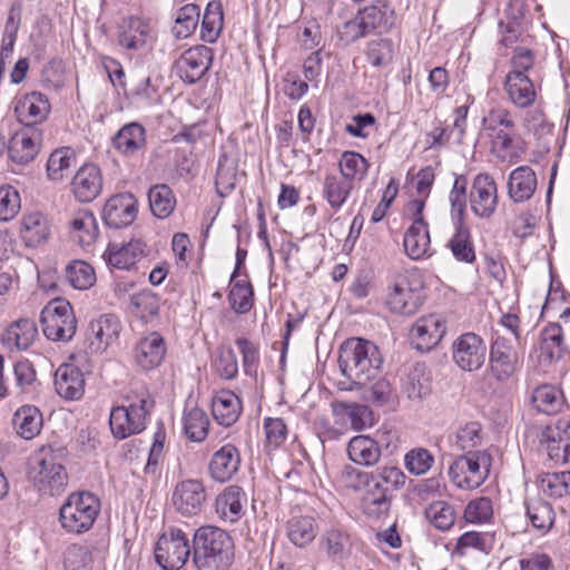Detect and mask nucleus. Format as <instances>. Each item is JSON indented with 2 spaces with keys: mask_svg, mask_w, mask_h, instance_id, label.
I'll return each mask as SVG.
<instances>
[{
  "mask_svg": "<svg viewBox=\"0 0 570 570\" xmlns=\"http://www.w3.org/2000/svg\"><path fill=\"white\" fill-rule=\"evenodd\" d=\"M381 365V353L370 341L351 337L342 343L338 351V367L353 385H366L374 380Z\"/></svg>",
  "mask_w": 570,
  "mask_h": 570,
  "instance_id": "nucleus-1",
  "label": "nucleus"
},
{
  "mask_svg": "<svg viewBox=\"0 0 570 570\" xmlns=\"http://www.w3.org/2000/svg\"><path fill=\"white\" fill-rule=\"evenodd\" d=\"M193 562L197 569L227 570L234 558L232 537L223 529L205 525L196 530L193 539Z\"/></svg>",
  "mask_w": 570,
  "mask_h": 570,
  "instance_id": "nucleus-2",
  "label": "nucleus"
},
{
  "mask_svg": "<svg viewBox=\"0 0 570 570\" xmlns=\"http://www.w3.org/2000/svg\"><path fill=\"white\" fill-rule=\"evenodd\" d=\"M125 401L127 405L112 407L109 416L111 433L120 440L142 432L155 405L150 393L144 387L130 390Z\"/></svg>",
  "mask_w": 570,
  "mask_h": 570,
  "instance_id": "nucleus-3",
  "label": "nucleus"
},
{
  "mask_svg": "<svg viewBox=\"0 0 570 570\" xmlns=\"http://www.w3.org/2000/svg\"><path fill=\"white\" fill-rule=\"evenodd\" d=\"M101 510L99 498L89 491L70 493L59 510V521L68 533L80 534L90 530Z\"/></svg>",
  "mask_w": 570,
  "mask_h": 570,
  "instance_id": "nucleus-4",
  "label": "nucleus"
},
{
  "mask_svg": "<svg viewBox=\"0 0 570 570\" xmlns=\"http://www.w3.org/2000/svg\"><path fill=\"white\" fill-rule=\"evenodd\" d=\"M63 448L42 446L38 453L39 470L33 475L39 490L49 495L63 492L68 484V474L63 466Z\"/></svg>",
  "mask_w": 570,
  "mask_h": 570,
  "instance_id": "nucleus-5",
  "label": "nucleus"
},
{
  "mask_svg": "<svg viewBox=\"0 0 570 570\" xmlns=\"http://www.w3.org/2000/svg\"><path fill=\"white\" fill-rule=\"evenodd\" d=\"M492 458L487 451L464 453L450 465L453 484L463 490L479 488L489 476Z\"/></svg>",
  "mask_w": 570,
  "mask_h": 570,
  "instance_id": "nucleus-6",
  "label": "nucleus"
},
{
  "mask_svg": "<svg viewBox=\"0 0 570 570\" xmlns=\"http://www.w3.org/2000/svg\"><path fill=\"white\" fill-rule=\"evenodd\" d=\"M45 336L53 342H69L77 331L72 306L66 299L51 301L41 312Z\"/></svg>",
  "mask_w": 570,
  "mask_h": 570,
  "instance_id": "nucleus-7",
  "label": "nucleus"
},
{
  "mask_svg": "<svg viewBox=\"0 0 570 570\" xmlns=\"http://www.w3.org/2000/svg\"><path fill=\"white\" fill-rule=\"evenodd\" d=\"M424 207V199H413L405 206V213L410 216L412 224L404 234L403 246L405 254L414 261L431 255L429 227L423 217Z\"/></svg>",
  "mask_w": 570,
  "mask_h": 570,
  "instance_id": "nucleus-8",
  "label": "nucleus"
},
{
  "mask_svg": "<svg viewBox=\"0 0 570 570\" xmlns=\"http://www.w3.org/2000/svg\"><path fill=\"white\" fill-rule=\"evenodd\" d=\"M423 303L422 283L414 275H400L385 298L387 308L395 314L413 315Z\"/></svg>",
  "mask_w": 570,
  "mask_h": 570,
  "instance_id": "nucleus-9",
  "label": "nucleus"
},
{
  "mask_svg": "<svg viewBox=\"0 0 570 570\" xmlns=\"http://www.w3.org/2000/svg\"><path fill=\"white\" fill-rule=\"evenodd\" d=\"M189 554L188 539L180 529L163 533L155 548V560L164 570H179Z\"/></svg>",
  "mask_w": 570,
  "mask_h": 570,
  "instance_id": "nucleus-10",
  "label": "nucleus"
},
{
  "mask_svg": "<svg viewBox=\"0 0 570 570\" xmlns=\"http://www.w3.org/2000/svg\"><path fill=\"white\" fill-rule=\"evenodd\" d=\"M487 356V345L475 333L461 334L452 344V360L462 371L480 370Z\"/></svg>",
  "mask_w": 570,
  "mask_h": 570,
  "instance_id": "nucleus-11",
  "label": "nucleus"
},
{
  "mask_svg": "<svg viewBox=\"0 0 570 570\" xmlns=\"http://www.w3.org/2000/svg\"><path fill=\"white\" fill-rule=\"evenodd\" d=\"M540 449L556 463L570 461V421L558 420L547 425L539 435Z\"/></svg>",
  "mask_w": 570,
  "mask_h": 570,
  "instance_id": "nucleus-12",
  "label": "nucleus"
},
{
  "mask_svg": "<svg viewBox=\"0 0 570 570\" xmlns=\"http://www.w3.org/2000/svg\"><path fill=\"white\" fill-rule=\"evenodd\" d=\"M520 366L519 355L505 337H497L490 347V375L499 383L509 382Z\"/></svg>",
  "mask_w": 570,
  "mask_h": 570,
  "instance_id": "nucleus-13",
  "label": "nucleus"
},
{
  "mask_svg": "<svg viewBox=\"0 0 570 570\" xmlns=\"http://www.w3.org/2000/svg\"><path fill=\"white\" fill-rule=\"evenodd\" d=\"M206 502V490L202 481L187 479L178 482L171 494V504L183 517H194L202 512Z\"/></svg>",
  "mask_w": 570,
  "mask_h": 570,
  "instance_id": "nucleus-14",
  "label": "nucleus"
},
{
  "mask_svg": "<svg viewBox=\"0 0 570 570\" xmlns=\"http://www.w3.org/2000/svg\"><path fill=\"white\" fill-rule=\"evenodd\" d=\"M472 212L482 218H489L498 205V189L494 179L489 174H479L472 183L470 191Z\"/></svg>",
  "mask_w": 570,
  "mask_h": 570,
  "instance_id": "nucleus-15",
  "label": "nucleus"
},
{
  "mask_svg": "<svg viewBox=\"0 0 570 570\" xmlns=\"http://www.w3.org/2000/svg\"><path fill=\"white\" fill-rule=\"evenodd\" d=\"M213 52L206 46L186 50L177 60V70L183 81L195 83L200 80L212 65Z\"/></svg>",
  "mask_w": 570,
  "mask_h": 570,
  "instance_id": "nucleus-16",
  "label": "nucleus"
},
{
  "mask_svg": "<svg viewBox=\"0 0 570 570\" xmlns=\"http://www.w3.org/2000/svg\"><path fill=\"white\" fill-rule=\"evenodd\" d=\"M446 332L444 321L438 315L420 317L412 326L410 338L416 350L430 351L440 343Z\"/></svg>",
  "mask_w": 570,
  "mask_h": 570,
  "instance_id": "nucleus-17",
  "label": "nucleus"
},
{
  "mask_svg": "<svg viewBox=\"0 0 570 570\" xmlns=\"http://www.w3.org/2000/svg\"><path fill=\"white\" fill-rule=\"evenodd\" d=\"M137 212V200L134 195L118 194L107 200L102 209V218L109 227L122 228L136 219Z\"/></svg>",
  "mask_w": 570,
  "mask_h": 570,
  "instance_id": "nucleus-18",
  "label": "nucleus"
},
{
  "mask_svg": "<svg viewBox=\"0 0 570 570\" xmlns=\"http://www.w3.org/2000/svg\"><path fill=\"white\" fill-rule=\"evenodd\" d=\"M50 110L47 96L36 91L22 96L14 108L19 121L30 128L46 120Z\"/></svg>",
  "mask_w": 570,
  "mask_h": 570,
  "instance_id": "nucleus-19",
  "label": "nucleus"
},
{
  "mask_svg": "<svg viewBox=\"0 0 570 570\" xmlns=\"http://www.w3.org/2000/svg\"><path fill=\"white\" fill-rule=\"evenodd\" d=\"M71 187L78 200L82 203L92 202L99 196L102 189L100 169L92 164L83 165L73 176Z\"/></svg>",
  "mask_w": 570,
  "mask_h": 570,
  "instance_id": "nucleus-20",
  "label": "nucleus"
},
{
  "mask_svg": "<svg viewBox=\"0 0 570 570\" xmlns=\"http://www.w3.org/2000/svg\"><path fill=\"white\" fill-rule=\"evenodd\" d=\"M85 384L83 373L73 364H61L55 373V390L65 400L81 399Z\"/></svg>",
  "mask_w": 570,
  "mask_h": 570,
  "instance_id": "nucleus-21",
  "label": "nucleus"
},
{
  "mask_svg": "<svg viewBox=\"0 0 570 570\" xmlns=\"http://www.w3.org/2000/svg\"><path fill=\"white\" fill-rule=\"evenodd\" d=\"M166 355V344L163 336L156 332L141 337L134 350L136 363L144 370L158 367Z\"/></svg>",
  "mask_w": 570,
  "mask_h": 570,
  "instance_id": "nucleus-22",
  "label": "nucleus"
},
{
  "mask_svg": "<svg viewBox=\"0 0 570 570\" xmlns=\"http://www.w3.org/2000/svg\"><path fill=\"white\" fill-rule=\"evenodd\" d=\"M120 322L111 314L100 316L89 324L87 340L94 351L105 350L120 333Z\"/></svg>",
  "mask_w": 570,
  "mask_h": 570,
  "instance_id": "nucleus-23",
  "label": "nucleus"
},
{
  "mask_svg": "<svg viewBox=\"0 0 570 570\" xmlns=\"http://www.w3.org/2000/svg\"><path fill=\"white\" fill-rule=\"evenodd\" d=\"M40 148V136L32 129L16 132L8 145V154L12 161L23 165L31 161Z\"/></svg>",
  "mask_w": 570,
  "mask_h": 570,
  "instance_id": "nucleus-24",
  "label": "nucleus"
},
{
  "mask_svg": "<svg viewBox=\"0 0 570 570\" xmlns=\"http://www.w3.org/2000/svg\"><path fill=\"white\" fill-rule=\"evenodd\" d=\"M239 464L238 450L232 444H226L214 453L209 463V473L214 480L226 482L238 471Z\"/></svg>",
  "mask_w": 570,
  "mask_h": 570,
  "instance_id": "nucleus-25",
  "label": "nucleus"
},
{
  "mask_svg": "<svg viewBox=\"0 0 570 570\" xmlns=\"http://www.w3.org/2000/svg\"><path fill=\"white\" fill-rule=\"evenodd\" d=\"M504 90L509 100L518 108H528L535 101V88L528 75L508 73Z\"/></svg>",
  "mask_w": 570,
  "mask_h": 570,
  "instance_id": "nucleus-26",
  "label": "nucleus"
},
{
  "mask_svg": "<svg viewBox=\"0 0 570 570\" xmlns=\"http://www.w3.org/2000/svg\"><path fill=\"white\" fill-rule=\"evenodd\" d=\"M146 245L138 239L127 244H110L106 252L108 263L118 269H129L145 256Z\"/></svg>",
  "mask_w": 570,
  "mask_h": 570,
  "instance_id": "nucleus-27",
  "label": "nucleus"
},
{
  "mask_svg": "<svg viewBox=\"0 0 570 570\" xmlns=\"http://www.w3.org/2000/svg\"><path fill=\"white\" fill-rule=\"evenodd\" d=\"M537 188V177L529 166H520L510 173L508 180L509 197L514 203L529 200Z\"/></svg>",
  "mask_w": 570,
  "mask_h": 570,
  "instance_id": "nucleus-28",
  "label": "nucleus"
},
{
  "mask_svg": "<svg viewBox=\"0 0 570 570\" xmlns=\"http://www.w3.org/2000/svg\"><path fill=\"white\" fill-rule=\"evenodd\" d=\"M242 412V402L232 391L218 392L212 401V413L218 424L223 426L233 425Z\"/></svg>",
  "mask_w": 570,
  "mask_h": 570,
  "instance_id": "nucleus-29",
  "label": "nucleus"
},
{
  "mask_svg": "<svg viewBox=\"0 0 570 570\" xmlns=\"http://www.w3.org/2000/svg\"><path fill=\"white\" fill-rule=\"evenodd\" d=\"M247 498L243 489L229 485L216 499V511L222 519L234 523L242 518Z\"/></svg>",
  "mask_w": 570,
  "mask_h": 570,
  "instance_id": "nucleus-30",
  "label": "nucleus"
},
{
  "mask_svg": "<svg viewBox=\"0 0 570 570\" xmlns=\"http://www.w3.org/2000/svg\"><path fill=\"white\" fill-rule=\"evenodd\" d=\"M38 330L33 321L19 320L12 323L2 335V343L10 351L27 350L36 340Z\"/></svg>",
  "mask_w": 570,
  "mask_h": 570,
  "instance_id": "nucleus-31",
  "label": "nucleus"
},
{
  "mask_svg": "<svg viewBox=\"0 0 570 570\" xmlns=\"http://www.w3.org/2000/svg\"><path fill=\"white\" fill-rule=\"evenodd\" d=\"M347 454L358 465L373 466L381 458V448L372 438L357 435L350 440Z\"/></svg>",
  "mask_w": 570,
  "mask_h": 570,
  "instance_id": "nucleus-32",
  "label": "nucleus"
},
{
  "mask_svg": "<svg viewBox=\"0 0 570 570\" xmlns=\"http://www.w3.org/2000/svg\"><path fill=\"white\" fill-rule=\"evenodd\" d=\"M149 33L148 22L140 18L130 17L120 24L118 41L120 46L127 49L138 50L146 45Z\"/></svg>",
  "mask_w": 570,
  "mask_h": 570,
  "instance_id": "nucleus-33",
  "label": "nucleus"
},
{
  "mask_svg": "<svg viewBox=\"0 0 570 570\" xmlns=\"http://www.w3.org/2000/svg\"><path fill=\"white\" fill-rule=\"evenodd\" d=\"M524 505L532 527L542 533H547L552 528L556 520L552 505L538 495L528 497L524 501Z\"/></svg>",
  "mask_w": 570,
  "mask_h": 570,
  "instance_id": "nucleus-34",
  "label": "nucleus"
},
{
  "mask_svg": "<svg viewBox=\"0 0 570 570\" xmlns=\"http://www.w3.org/2000/svg\"><path fill=\"white\" fill-rule=\"evenodd\" d=\"M353 189V183L341 175L327 174L323 180L322 195L328 206L337 212L350 197Z\"/></svg>",
  "mask_w": 570,
  "mask_h": 570,
  "instance_id": "nucleus-35",
  "label": "nucleus"
},
{
  "mask_svg": "<svg viewBox=\"0 0 570 570\" xmlns=\"http://www.w3.org/2000/svg\"><path fill=\"white\" fill-rule=\"evenodd\" d=\"M317 534V523L311 515H294L286 522V535L296 547L308 546Z\"/></svg>",
  "mask_w": 570,
  "mask_h": 570,
  "instance_id": "nucleus-36",
  "label": "nucleus"
},
{
  "mask_svg": "<svg viewBox=\"0 0 570 570\" xmlns=\"http://www.w3.org/2000/svg\"><path fill=\"white\" fill-rule=\"evenodd\" d=\"M12 425L19 436L31 440L41 431L42 415L36 406L23 405L14 412Z\"/></svg>",
  "mask_w": 570,
  "mask_h": 570,
  "instance_id": "nucleus-37",
  "label": "nucleus"
},
{
  "mask_svg": "<svg viewBox=\"0 0 570 570\" xmlns=\"http://www.w3.org/2000/svg\"><path fill=\"white\" fill-rule=\"evenodd\" d=\"M366 488L362 499L364 512L370 517H380L387 512L391 504L390 488L379 481H372Z\"/></svg>",
  "mask_w": 570,
  "mask_h": 570,
  "instance_id": "nucleus-38",
  "label": "nucleus"
},
{
  "mask_svg": "<svg viewBox=\"0 0 570 570\" xmlns=\"http://www.w3.org/2000/svg\"><path fill=\"white\" fill-rule=\"evenodd\" d=\"M146 144L145 128L138 122H130L120 128L114 137V146L125 155H132Z\"/></svg>",
  "mask_w": 570,
  "mask_h": 570,
  "instance_id": "nucleus-39",
  "label": "nucleus"
},
{
  "mask_svg": "<svg viewBox=\"0 0 570 570\" xmlns=\"http://www.w3.org/2000/svg\"><path fill=\"white\" fill-rule=\"evenodd\" d=\"M356 14L367 35L387 31L392 23L387 17V6L382 1L360 9Z\"/></svg>",
  "mask_w": 570,
  "mask_h": 570,
  "instance_id": "nucleus-40",
  "label": "nucleus"
},
{
  "mask_svg": "<svg viewBox=\"0 0 570 570\" xmlns=\"http://www.w3.org/2000/svg\"><path fill=\"white\" fill-rule=\"evenodd\" d=\"M50 234L49 222L41 213H32L21 222V235L28 246H38Z\"/></svg>",
  "mask_w": 570,
  "mask_h": 570,
  "instance_id": "nucleus-41",
  "label": "nucleus"
},
{
  "mask_svg": "<svg viewBox=\"0 0 570 570\" xmlns=\"http://www.w3.org/2000/svg\"><path fill=\"white\" fill-rule=\"evenodd\" d=\"M73 238L82 246L91 245L98 236V226L94 214L80 210L70 220Z\"/></svg>",
  "mask_w": 570,
  "mask_h": 570,
  "instance_id": "nucleus-42",
  "label": "nucleus"
},
{
  "mask_svg": "<svg viewBox=\"0 0 570 570\" xmlns=\"http://www.w3.org/2000/svg\"><path fill=\"white\" fill-rule=\"evenodd\" d=\"M541 357L547 361L559 360L566 352L562 328L559 324L552 323L546 326L541 333L540 344Z\"/></svg>",
  "mask_w": 570,
  "mask_h": 570,
  "instance_id": "nucleus-43",
  "label": "nucleus"
},
{
  "mask_svg": "<svg viewBox=\"0 0 570 570\" xmlns=\"http://www.w3.org/2000/svg\"><path fill=\"white\" fill-rule=\"evenodd\" d=\"M540 491L547 497L560 499L570 495V471L546 472L538 476Z\"/></svg>",
  "mask_w": 570,
  "mask_h": 570,
  "instance_id": "nucleus-44",
  "label": "nucleus"
},
{
  "mask_svg": "<svg viewBox=\"0 0 570 570\" xmlns=\"http://www.w3.org/2000/svg\"><path fill=\"white\" fill-rule=\"evenodd\" d=\"M148 200L150 210L157 218H167L176 207V197L165 184L150 187Z\"/></svg>",
  "mask_w": 570,
  "mask_h": 570,
  "instance_id": "nucleus-45",
  "label": "nucleus"
},
{
  "mask_svg": "<svg viewBox=\"0 0 570 570\" xmlns=\"http://www.w3.org/2000/svg\"><path fill=\"white\" fill-rule=\"evenodd\" d=\"M65 278L76 289H88L96 282V273L85 261L75 259L65 268Z\"/></svg>",
  "mask_w": 570,
  "mask_h": 570,
  "instance_id": "nucleus-46",
  "label": "nucleus"
},
{
  "mask_svg": "<svg viewBox=\"0 0 570 570\" xmlns=\"http://www.w3.org/2000/svg\"><path fill=\"white\" fill-rule=\"evenodd\" d=\"M223 22L224 18L220 2H209L203 16L200 38L209 43L215 42L223 29Z\"/></svg>",
  "mask_w": 570,
  "mask_h": 570,
  "instance_id": "nucleus-47",
  "label": "nucleus"
},
{
  "mask_svg": "<svg viewBox=\"0 0 570 570\" xmlns=\"http://www.w3.org/2000/svg\"><path fill=\"white\" fill-rule=\"evenodd\" d=\"M184 432L193 442H202L206 439L209 429V419L206 412L199 407L190 409L183 419Z\"/></svg>",
  "mask_w": 570,
  "mask_h": 570,
  "instance_id": "nucleus-48",
  "label": "nucleus"
},
{
  "mask_svg": "<svg viewBox=\"0 0 570 570\" xmlns=\"http://www.w3.org/2000/svg\"><path fill=\"white\" fill-rule=\"evenodd\" d=\"M448 246L456 261L468 264L475 261V252L470 230L463 225L459 224L456 226L455 233L449 240Z\"/></svg>",
  "mask_w": 570,
  "mask_h": 570,
  "instance_id": "nucleus-49",
  "label": "nucleus"
},
{
  "mask_svg": "<svg viewBox=\"0 0 570 570\" xmlns=\"http://www.w3.org/2000/svg\"><path fill=\"white\" fill-rule=\"evenodd\" d=\"M492 148L501 160H507L510 164L517 163L524 151L514 140L512 131L507 130H498L493 135Z\"/></svg>",
  "mask_w": 570,
  "mask_h": 570,
  "instance_id": "nucleus-50",
  "label": "nucleus"
},
{
  "mask_svg": "<svg viewBox=\"0 0 570 570\" xmlns=\"http://www.w3.org/2000/svg\"><path fill=\"white\" fill-rule=\"evenodd\" d=\"M341 176L353 183L361 180L368 169L367 160L358 153L344 151L338 163Z\"/></svg>",
  "mask_w": 570,
  "mask_h": 570,
  "instance_id": "nucleus-51",
  "label": "nucleus"
},
{
  "mask_svg": "<svg viewBox=\"0 0 570 570\" xmlns=\"http://www.w3.org/2000/svg\"><path fill=\"white\" fill-rule=\"evenodd\" d=\"M425 515L430 523L441 531L451 529L455 521L453 507L444 501L432 502L426 508Z\"/></svg>",
  "mask_w": 570,
  "mask_h": 570,
  "instance_id": "nucleus-52",
  "label": "nucleus"
},
{
  "mask_svg": "<svg viewBox=\"0 0 570 570\" xmlns=\"http://www.w3.org/2000/svg\"><path fill=\"white\" fill-rule=\"evenodd\" d=\"M199 7L188 3L181 7L176 16L173 32L177 38H187L190 36L199 20Z\"/></svg>",
  "mask_w": 570,
  "mask_h": 570,
  "instance_id": "nucleus-53",
  "label": "nucleus"
},
{
  "mask_svg": "<svg viewBox=\"0 0 570 570\" xmlns=\"http://www.w3.org/2000/svg\"><path fill=\"white\" fill-rule=\"evenodd\" d=\"M75 160L73 151L68 147L52 151L47 161V174L50 180L58 181L65 177V173Z\"/></svg>",
  "mask_w": 570,
  "mask_h": 570,
  "instance_id": "nucleus-54",
  "label": "nucleus"
},
{
  "mask_svg": "<svg viewBox=\"0 0 570 570\" xmlns=\"http://www.w3.org/2000/svg\"><path fill=\"white\" fill-rule=\"evenodd\" d=\"M132 313L144 321H148L158 315L159 298L150 291H141L130 297Z\"/></svg>",
  "mask_w": 570,
  "mask_h": 570,
  "instance_id": "nucleus-55",
  "label": "nucleus"
},
{
  "mask_svg": "<svg viewBox=\"0 0 570 570\" xmlns=\"http://www.w3.org/2000/svg\"><path fill=\"white\" fill-rule=\"evenodd\" d=\"M404 391L410 399H422L432 391L430 376L425 373L424 367L415 366L407 375Z\"/></svg>",
  "mask_w": 570,
  "mask_h": 570,
  "instance_id": "nucleus-56",
  "label": "nucleus"
},
{
  "mask_svg": "<svg viewBox=\"0 0 570 570\" xmlns=\"http://www.w3.org/2000/svg\"><path fill=\"white\" fill-rule=\"evenodd\" d=\"M253 287L245 281H236L228 294L230 307L238 314L247 313L253 306Z\"/></svg>",
  "mask_w": 570,
  "mask_h": 570,
  "instance_id": "nucleus-57",
  "label": "nucleus"
},
{
  "mask_svg": "<svg viewBox=\"0 0 570 570\" xmlns=\"http://www.w3.org/2000/svg\"><path fill=\"white\" fill-rule=\"evenodd\" d=\"M532 399L538 411L546 414L554 413L562 404L561 392L551 385L535 389Z\"/></svg>",
  "mask_w": 570,
  "mask_h": 570,
  "instance_id": "nucleus-58",
  "label": "nucleus"
},
{
  "mask_svg": "<svg viewBox=\"0 0 570 570\" xmlns=\"http://www.w3.org/2000/svg\"><path fill=\"white\" fill-rule=\"evenodd\" d=\"M321 543L330 556L338 558H342L351 546L348 534L338 528L325 530Z\"/></svg>",
  "mask_w": 570,
  "mask_h": 570,
  "instance_id": "nucleus-59",
  "label": "nucleus"
},
{
  "mask_svg": "<svg viewBox=\"0 0 570 570\" xmlns=\"http://www.w3.org/2000/svg\"><path fill=\"white\" fill-rule=\"evenodd\" d=\"M393 53V42L390 39H375L367 43L366 58L373 67L387 66Z\"/></svg>",
  "mask_w": 570,
  "mask_h": 570,
  "instance_id": "nucleus-60",
  "label": "nucleus"
},
{
  "mask_svg": "<svg viewBox=\"0 0 570 570\" xmlns=\"http://www.w3.org/2000/svg\"><path fill=\"white\" fill-rule=\"evenodd\" d=\"M482 442V428L478 422H470L461 426L455 435V446L465 453L474 452L473 449Z\"/></svg>",
  "mask_w": 570,
  "mask_h": 570,
  "instance_id": "nucleus-61",
  "label": "nucleus"
},
{
  "mask_svg": "<svg viewBox=\"0 0 570 570\" xmlns=\"http://www.w3.org/2000/svg\"><path fill=\"white\" fill-rule=\"evenodd\" d=\"M21 207L18 190L12 186L0 187V222H9L16 217Z\"/></svg>",
  "mask_w": 570,
  "mask_h": 570,
  "instance_id": "nucleus-62",
  "label": "nucleus"
},
{
  "mask_svg": "<svg viewBox=\"0 0 570 570\" xmlns=\"http://www.w3.org/2000/svg\"><path fill=\"white\" fill-rule=\"evenodd\" d=\"M484 128L497 134L498 130L513 131L515 124L511 112L503 107L492 108L483 118Z\"/></svg>",
  "mask_w": 570,
  "mask_h": 570,
  "instance_id": "nucleus-63",
  "label": "nucleus"
},
{
  "mask_svg": "<svg viewBox=\"0 0 570 570\" xmlns=\"http://www.w3.org/2000/svg\"><path fill=\"white\" fill-rule=\"evenodd\" d=\"M16 384L21 393H32L38 385L37 374L33 365L24 360L14 364Z\"/></svg>",
  "mask_w": 570,
  "mask_h": 570,
  "instance_id": "nucleus-64",
  "label": "nucleus"
}]
</instances>
